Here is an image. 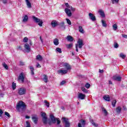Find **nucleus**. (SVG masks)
Returning <instances> with one entry per match:
<instances>
[{
  "label": "nucleus",
  "instance_id": "1",
  "mask_svg": "<svg viewBox=\"0 0 127 127\" xmlns=\"http://www.w3.org/2000/svg\"><path fill=\"white\" fill-rule=\"evenodd\" d=\"M16 109L18 112H24L26 109L25 103L22 101H19L16 106Z\"/></svg>",
  "mask_w": 127,
  "mask_h": 127
},
{
  "label": "nucleus",
  "instance_id": "2",
  "mask_svg": "<svg viewBox=\"0 0 127 127\" xmlns=\"http://www.w3.org/2000/svg\"><path fill=\"white\" fill-rule=\"evenodd\" d=\"M32 19L34 22H35L36 23H38V25H39L40 27L42 26V24H43V21H42V20L35 17V16H32Z\"/></svg>",
  "mask_w": 127,
  "mask_h": 127
},
{
  "label": "nucleus",
  "instance_id": "3",
  "mask_svg": "<svg viewBox=\"0 0 127 127\" xmlns=\"http://www.w3.org/2000/svg\"><path fill=\"white\" fill-rule=\"evenodd\" d=\"M84 45V44H83V41L81 39H78L77 41V44L75 45V48H76V52H79V51L78 50V48H82L83 47V46Z\"/></svg>",
  "mask_w": 127,
  "mask_h": 127
},
{
  "label": "nucleus",
  "instance_id": "4",
  "mask_svg": "<svg viewBox=\"0 0 127 127\" xmlns=\"http://www.w3.org/2000/svg\"><path fill=\"white\" fill-rule=\"evenodd\" d=\"M26 93V89L23 87H21L18 89V94L20 96H22V95H25Z\"/></svg>",
  "mask_w": 127,
  "mask_h": 127
},
{
  "label": "nucleus",
  "instance_id": "5",
  "mask_svg": "<svg viewBox=\"0 0 127 127\" xmlns=\"http://www.w3.org/2000/svg\"><path fill=\"white\" fill-rule=\"evenodd\" d=\"M41 116L43 118V122L44 125H46L47 124V117H46V114L45 113L42 112Z\"/></svg>",
  "mask_w": 127,
  "mask_h": 127
},
{
  "label": "nucleus",
  "instance_id": "6",
  "mask_svg": "<svg viewBox=\"0 0 127 127\" xmlns=\"http://www.w3.org/2000/svg\"><path fill=\"white\" fill-rule=\"evenodd\" d=\"M63 120H64V122L65 123L64 127H70V123H69L68 119L65 118H63Z\"/></svg>",
  "mask_w": 127,
  "mask_h": 127
},
{
  "label": "nucleus",
  "instance_id": "7",
  "mask_svg": "<svg viewBox=\"0 0 127 127\" xmlns=\"http://www.w3.org/2000/svg\"><path fill=\"white\" fill-rule=\"evenodd\" d=\"M67 73H68L67 70L60 69L58 70V74L60 75H65V74H67Z\"/></svg>",
  "mask_w": 127,
  "mask_h": 127
},
{
  "label": "nucleus",
  "instance_id": "8",
  "mask_svg": "<svg viewBox=\"0 0 127 127\" xmlns=\"http://www.w3.org/2000/svg\"><path fill=\"white\" fill-rule=\"evenodd\" d=\"M85 98H86V95L82 93H78V98L79 99V100H85Z\"/></svg>",
  "mask_w": 127,
  "mask_h": 127
},
{
  "label": "nucleus",
  "instance_id": "9",
  "mask_svg": "<svg viewBox=\"0 0 127 127\" xmlns=\"http://www.w3.org/2000/svg\"><path fill=\"white\" fill-rule=\"evenodd\" d=\"M24 47L26 52H27V53L30 52V50H31L30 46H29L28 44H25Z\"/></svg>",
  "mask_w": 127,
  "mask_h": 127
},
{
  "label": "nucleus",
  "instance_id": "10",
  "mask_svg": "<svg viewBox=\"0 0 127 127\" xmlns=\"http://www.w3.org/2000/svg\"><path fill=\"white\" fill-rule=\"evenodd\" d=\"M64 67L65 70H67V71H69V70H71V66L70 64L67 63H64Z\"/></svg>",
  "mask_w": 127,
  "mask_h": 127
},
{
  "label": "nucleus",
  "instance_id": "11",
  "mask_svg": "<svg viewBox=\"0 0 127 127\" xmlns=\"http://www.w3.org/2000/svg\"><path fill=\"white\" fill-rule=\"evenodd\" d=\"M65 13L67 14V16H72V13L71 12V10L66 8L64 9Z\"/></svg>",
  "mask_w": 127,
  "mask_h": 127
},
{
  "label": "nucleus",
  "instance_id": "12",
  "mask_svg": "<svg viewBox=\"0 0 127 127\" xmlns=\"http://www.w3.org/2000/svg\"><path fill=\"white\" fill-rule=\"evenodd\" d=\"M89 16L90 19L92 21H96V16L94 15V14H93L92 13H89Z\"/></svg>",
  "mask_w": 127,
  "mask_h": 127
},
{
  "label": "nucleus",
  "instance_id": "13",
  "mask_svg": "<svg viewBox=\"0 0 127 127\" xmlns=\"http://www.w3.org/2000/svg\"><path fill=\"white\" fill-rule=\"evenodd\" d=\"M85 125H86V121L84 120H81L79 123H78V127H85Z\"/></svg>",
  "mask_w": 127,
  "mask_h": 127
},
{
  "label": "nucleus",
  "instance_id": "14",
  "mask_svg": "<svg viewBox=\"0 0 127 127\" xmlns=\"http://www.w3.org/2000/svg\"><path fill=\"white\" fill-rule=\"evenodd\" d=\"M18 80L21 81L22 83H23V82H24V75H23V73L22 72L19 74V76L18 77Z\"/></svg>",
  "mask_w": 127,
  "mask_h": 127
},
{
  "label": "nucleus",
  "instance_id": "15",
  "mask_svg": "<svg viewBox=\"0 0 127 127\" xmlns=\"http://www.w3.org/2000/svg\"><path fill=\"white\" fill-rule=\"evenodd\" d=\"M50 119L51 120L53 124H55L56 123V118L52 114L50 115Z\"/></svg>",
  "mask_w": 127,
  "mask_h": 127
},
{
  "label": "nucleus",
  "instance_id": "16",
  "mask_svg": "<svg viewBox=\"0 0 127 127\" xmlns=\"http://www.w3.org/2000/svg\"><path fill=\"white\" fill-rule=\"evenodd\" d=\"M52 27H56L58 25V22L56 20H53L51 22Z\"/></svg>",
  "mask_w": 127,
  "mask_h": 127
},
{
  "label": "nucleus",
  "instance_id": "17",
  "mask_svg": "<svg viewBox=\"0 0 127 127\" xmlns=\"http://www.w3.org/2000/svg\"><path fill=\"white\" fill-rule=\"evenodd\" d=\"M113 80L115 81H121L122 80V77L120 76H114L113 78Z\"/></svg>",
  "mask_w": 127,
  "mask_h": 127
},
{
  "label": "nucleus",
  "instance_id": "18",
  "mask_svg": "<svg viewBox=\"0 0 127 127\" xmlns=\"http://www.w3.org/2000/svg\"><path fill=\"white\" fill-rule=\"evenodd\" d=\"M32 119L33 120L34 124H37V122L38 121V118H37V116H34L32 117Z\"/></svg>",
  "mask_w": 127,
  "mask_h": 127
},
{
  "label": "nucleus",
  "instance_id": "19",
  "mask_svg": "<svg viewBox=\"0 0 127 127\" xmlns=\"http://www.w3.org/2000/svg\"><path fill=\"white\" fill-rule=\"evenodd\" d=\"M36 59L38 61H42V60H43V57H42L41 55H38L36 56Z\"/></svg>",
  "mask_w": 127,
  "mask_h": 127
},
{
  "label": "nucleus",
  "instance_id": "20",
  "mask_svg": "<svg viewBox=\"0 0 127 127\" xmlns=\"http://www.w3.org/2000/svg\"><path fill=\"white\" fill-rule=\"evenodd\" d=\"M28 21V16L25 15L23 17L22 22H27Z\"/></svg>",
  "mask_w": 127,
  "mask_h": 127
},
{
  "label": "nucleus",
  "instance_id": "21",
  "mask_svg": "<svg viewBox=\"0 0 127 127\" xmlns=\"http://www.w3.org/2000/svg\"><path fill=\"white\" fill-rule=\"evenodd\" d=\"M54 44L56 46L59 45V40L57 38H56L54 40Z\"/></svg>",
  "mask_w": 127,
  "mask_h": 127
},
{
  "label": "nucleus",
  "instance_id": "22",
  "mask_svg": "<svg viewBox=\"0 0 127 127\" xmlns=\"http://www.w3.org/2000/svg\"><path fill=\"white\" fill-rule=\"evenodd\" d=\"M103 98L105 101H107V102H110L111 101V98H110V96L109 95H105L103 97Z\"/></svg>",
  "mask_w": 127,
  "mask_h": 127
},
{
  "label": "nucleus",
  "instance_id": "23",
  "mask_svg": "<svg viewBox=\"0 0 127 127\" xmlns=\"http://www.w3.org/2000/svg\"><path fill=\"white\" fill-rule=\"evenodd\" d=\"M43 80L45 83H47V82H48V76H47V75L44 74V78Z\"/></svg>",
  "mask_w": 127,
  "mask_h": 127
},
{
  "label": "nucleus",
  "instance_id": "24",
  "mask_svg": "<svg viewBox=\"0 0 127 127\" xmlns=\"http://www.w3.org/2000/svg\"><path fill=\"white\" fill-rule=\"evenodd\" d=\"M98 13L100 14L101 16L105 17V13L103 11V10L100 9L98 11Z\"/></svg>",
  "mask_w": 127,
  "mask_h": 127
},
{
  "label": "nucleus",
  "instance_id": "25",
  "mask_svg": "<svg viewBox=\"0 0 127 127\" xmlns=\"http://www.w3.org/2000/svg\"><path fill=\"white\" fill-rule=\"evenodd\" d=\"M66 39H67V41H69L70 42H72V41H73V37H72L71 36H67L66 37Z\"/></svg>",
  "mask_w": 127,
  "mask_h": 127
},
{
  "label": "nucleus",
  "instance_id": "26",
  "mask_svg": "<svg viewBox=\"0 0 127 127\" xmlns=\"http://www.w3.org/2000/svg\"><path fill=\"white\" fill-rule=\"evenodd\" d=\"M116 111L117 114H121V112H122V108L119 106L117 108H116Z\"/></svg>",
  "mask_w": 127,
  "mask_h": 127
},
{
  "label": "nucleus",
  "instance_id": "27",
  "mask_svg": "<svg viewBox=\"0 0 127 127\" xmlns=\"http://www.w3.org/2000/svg\"><path fill=\"white\" fill-rule=\"evenodd\" d=\"M78 29L80 33H83V34L85 33V31H84V29H83V27H82L81 26H79L78 27Z\"/></svg>",
  "mask_w": 127,
  "mask_h": 127
},
{
  "label": "nucleus",
  "instance_id": "28",
  "mask_svg": "<svg viewBox=\"0 0 127 127\" xmlns=\"http://www.w3.org/2000/svg\"><path fill=\"white\" fill-rule=\"evenodd\" d=\"M26 4L27 5V7H28V8H31V3H30V2H29V0H25Z\"/></svg>",
  "mask_w": 127,
  "mask_h": 127
},
{
  "label": "nucleus",
  "instance_id": "29",
  "mask_svg": "<svg viewBox=\"0 0 127 127\" xmlns=\"http://www.w3.org/2000/svg\"><path fill=\"white\" fill-rule=\"evenodd\" d=\"M66 47L67 48V49H70V48H72L73 47V44L71 43L69 44H66Z\"/></svg>",
  "mask_w": 127,
  "mask_h": 127
},
{
  "label": "nucleus",
  "instance_id": "30",
  "mask_svg": "<svg viewBox=\"0 0 127 127\" xmlns=\"http://www.w3.org/2000/svg\"><path fill=\"white\" fill-rule=\"evenodd\" d=\"M30 69L31 70V75H34V68H33V66H30Z\"/></svg>",
  "mask_w": 127,
  "mask_h": 127
},
{
  "label": "nucleus",
  "instance_id": "31",
  "mask_svg": "<svg viewBox=\"0 0 127 127\" xmlns=\"http://www.w3.org/2000/svg\"><path fill=\"white\" fill-rule=\"evenodd\" d=\"M102 26L103 27H107V23H106V21L105 20H102Z\"/></svg>",
  "mask_w": 127,
  "mask_h": 127
},
{
  "label": "nucleus",
  "instance_id": "32",
  "mask_svg": "<svg viewBox=\"0 0 127 127\" xmlns=\"http://www.w3.org/2000/svg\"><path fill=\"white\" fill-rule=\"evenodd\" d=\"M119 1L120 0H111L112 3H113V4L119 3Z\"/></svg>",
  "mask_w": 127,
  "mask_h": 127
},
{
  "label": "nucleus",
  "instance_id": "33",
  "mask_svg": "<svg viewBox=\"0 0 127 127\" xmlns=\"http://www.w3.org/2000/svg\"><path fill=\"white\" fill-rule=\"evenodd\" d=\"M64 24H65V23L64 22H62L59 24V26L60 27H64V29H65L66 26H64Z\"/></svg>",
  "mask_w": 127,
  "mask_h": 127
},
{
  "label": "nucleus",
  "instance_id": "34",
  "mask_svg": "<svg viewBox=\"0 0 127 127\" xmlns=\"http://www.w3.org/2000/svg\"><path fill=\"white\" fill-rule=\"evenodd\" d=\"M120 57L121 58H122V59H125V58H126V57H127V56H126L125 54H124L123 53H122L120 54Z\"/></svg>",
  "mask_w": 127,
  "mask_h": 127
},
{
  "label": "nucleus",
  "instance_id": "35",
  "mask_svg": "<svg viewBox=\"0 0 127 127\" xmlns=\"http://www.w3.org/2000/svg\"><path fill=\"white\" fill-rule=\"evenodd\" d=\"M90 123L92 124V126H93L95 127H98V124H96L94 122V121L91 120Z\"/></svg>",
  "mask_w": 127,
  "mask_h": 127
},
{
  "label": "nucleus",
  "instance_id": "36",
  "mask_svg": "<svg viewBox=\"0 0 127 127\" xmlns=\"http://www.w3.org/2000/svg\"><path fill=\"white\" fill-rule=\"evenodd\" d=\"M102 111L103 112V113L104 114L105 116H107L108 115V111L106 110L105 108H102Z\"/></svg>",
  "mask_w": 127,
  "mask_h": 127
},
{
  "label": "nucleus",
  "instance_id": "37",
  "mask_svg": "<svg viewBox=\"0 0 127 127\" xmlns=\"http://www.w3.org/2000/svg\"><path fill=\"white\" fill-rule=\"evenodd\" d=\"M44 103L45 104V106H46V107H47V108H49V107L50 106V104L49 103V102H47V100H45Z\"/></svg>",
  "mask_w": 127,
  "mask_h": 127
},
{
  "label": "nucleus",
  "instance_id": "38",
  "mask_svg": "<svg viewBox=\"0 0 127 127\" xmlns=\"http://www.w3.org/2000/svg\"><path fill=\"white\" fill-rule=\"evenodd\" d=\"M12 88L13 90L16 89V84L14 82H12Z\"/></svg>",
  "mask_w": 127,
  "mask_h": 127
},
{
  "label": "nucleus",
  "instance_id": "39",
  "mask_svg": "<svg viewBox=\"0 0 127 127\" xmlns=\"http://www.w3.org/2000/svg\"><path fill=\"white\" fill-rule=\"evenodd\" d=\"M2 66L3 67H4V68H5V69H6V70H7V69H8V66H7V65L5 64V63H2Z\"/></svg>",
  "mask_w": 127,
  "mask_h": 127
},
{
  "label": "nucleus",
  "instance_id": "40",
  "mask_svg": "<svg viewBox=\"0 0 127 127\" xmlns=\"http://www.w3.org/2000/svg\"><path fill=\"white\" fill-rule=\"evenodd\" d=\"M81 90L83 93H86V94L88 93V90L86 89L85 87H82Z\"/></svg>",
  "mask_w": 127,
  "mask_h": 127
},
{
  "label": "nucleus",
  "instance_id": "41",
  "mask_svg": "<svg viewBox=\"0 0 127 127\" xmlns=\"http://www.w3.org/2000/svg\"><path fill=\"white\" fill-rule=\"evenodd\" d=\"M113 28L114 30H117V29H118V25H117L116 24H114L113 25Z\"/></svg>",
  "mask_w": 127,
  "mask_h": 127
},
{
  "label": "nucleus",
  "instance_id": "42",
  "mask_svg": "<svg viewBox=\"0 0 127 127\" xmlns=\"http://www.w3.org/2000/svg\"><path fill=\"white\" fill-rule=\"evenodd\" d=\"M65 20H66V22L69 25H71V24H72V23L71 22V21L70 20V19H68V18H66Z\"/></svg>",
  "mask_w": 127,
  "mask_h": 127
},
{
  "label": "nucleus",
  "instance_id": "43",
  "mask_svg": "<svg viewBox=\"0 0 127 127\" xmlns=\"http://www.w3.org/2000/svg\"><path fill=\"white\" fill-rule=\"evenodd\" d=\"M56 51L57 52H59V53H62V50H61V48H57Z\"/></svg>",
  "mask_w": 127,
  "mask_h": 127
},
{
  "label": "nucleus",
  "instance_id": "44",
  "mask_svg": "<svg viewBox=\"0 0 127 127\" xmlns=\"http://www.w3.org/2000/svg\"><path fill=\"white\" fill-rule=\"evenodd\" d=\"M85 87L86 88V89H89L90 87H91V84H89V83H87L85 84Z\"/></svg>",
  "mask_w": 127,
  "mask_h": 127
},
{
  "label": "nucleus",
  "instance_id": "45",
  "mask_svg": "<svg viewBox=\"0 0 127 127\" xmlns=\"http://www.w3.org/2000/svg\"><path fill=\"white\" fill-rule=\"evenodd\" d=\"M26 127H31L30 123H29V122L26 121Z\"/></svg>",
  "mask_w": 127,
  "mask_h": 127
},
{
  "label": "nucleus",
  "instance_id": "46",
  "mask_svg": "<svg viewBox=\"0 0 127 127\" xmlns=\"http://www.w3.org/2000/svg\"><path fill=\"white\" fill-rule=\"evenodd\" d=\"M116 104H117V101L113 100L112 103L113 107H116Z\"/></svg>",
  "mask_w": 127,
  "mask_h": 127
},
{
  "label": "nucleus",
  "instance_id": "47",
  "mask_svg": "<svg viewBox=\"0 0 127 127\" xmlns=\"http://www.w3.org/2000/svg\"><path fill=\"white\" fill-rule=\"evenodd\" d=\"M114 46L115 48H119V44L115 42Z\"/></svg>",
  "mask_w": 127,
  "mask_h": 127
},
{
  "label": "nucleus",
  "instance_id": "48",
  "mask_svg": "<svg viewBox=\"0 0 127 127\" xmlns=\"http://www.w3.org/2000/svg\"><path fill=\"white\" fill-rule=\"evenodd\" d=\"M23 42L26 43L28 41V38L27 37H25L23 40Z\"/></svg>",
  "mask_w": 127,
  "mask_h": 127
},
{
  "label": "nucleus",
  "instance_id": "49",
  "mask_svg": "<svg viewBox=\"0 0 127 127\" xmlns=\"http://www.w3.org/2000/svg\"><path fill=\"white\" fill-rule=\"evenodd\" d=\"M56 121L57 125H60V124L61 123V121H60V120L59 119H57Z\"/></svg>",
  "mask_w": 127,
  "mask_h": 127
},
{
  "label": "nucleus",
  "instance_id": "50",
  "mask_svg": "<svg viewBox=\"0 0 127 127\" xmlns=\"http://www.w3.org/2000/svg\"><path fill=\"white\" fill-rule=\"evenodd\" d=\"M5 115L7 117H8V118H10V115H9V113L7 112H5Z\"/></svg>",
  "mask_w": 127,
  "mask_h": 127
},
{
  "label": "nucleus",
  "instance_id": "51",
  "mask_svg": "<svg viewBox=\"0 0 127 127\" xmlns=\"http://www.w3.org/2000/svg\"><path fill=\"white\" fill-rule=\"evenodd\" d=\"M65 5H66L67 8H70V7H71V6H70V5H69L68 3H65Z\"/></svg>",
  "mask_w": 127,
  "mask_h": 127
},
{
  "label": "nucleus",
  "instance_id": "52",
  "mask_svg": "<svg viewBox=\"0 0 127 127\" xmlns=\"http://www.w3.org/2000/svg\"><path fill=\"white\" fill-rule=\"evenodd\" d=\"M69 8L71 9V11H75V10H76V9L75 8H73L71 6H70V7Z\"/></svg>",
  "mask_w": 127,
  "mask_h": 127
},
{
  "label": "nucleus",
  "instance_id": "53",
  "mask_svg": "<svg viewBox=\"0 0 127 127\" xmlns=\"http://www.w3.org/2000/svg\"><path fill=\"white\" fill-rule=\"evenodd\" d=\"M66 83V81L65 80H63L61 82V86H63V85H64Z\"/></svg>",
  "mask_w": 127,
  "mask_h": 127
},
{
  "label": "nucleus",
  "instance_id": "54",
  "mask_svg": "<svg viewBox=\"0 0 127 127\" xmlns=\"http://www.w3.org/2000/svg\"><path fill=\"white\" fill-rule=\"evenodd\" d=\"M37 68H41V65L39 64V63H37L36 65Z\"/></svg>",
  "mask_w": 127,
  "mask_h": 127
},
{
  "label": "nucleus",
  "instance_id": "55",
  "mask_svg": "<svg viewBox=\"0 0 127 127\" xmlns=\"http://www.w3.org/2000/svg\"><path fill=\"white\" fill-rule=\"evenodd\" d=\"M2 114H3V112H2V110H1V109H0V117H1Z\"/></svg>",
  "mask_w": 127,
  "mask_h": 127
},
{
  "label": "nucleus",
  "instance_id": "56",
  "mask_svg": "<svg viewBox=\"0 0 127 127\" xmlns=\"http://www.w3.org/2000/svg\"><path fill=\"white\" fill-rule=\"evenodd\" d=\"M122 37H123L124 38H127V35L123 34Z\"/></svg>",
  "mask_w": 127,
  "mask_h": 127
},
{
  "label": "nucleus",
  "instance_id": "57",
  "mask_svg": "<svg viewBox=\"0 0 127 127\" xmlns=\"http://www.w3.org/2000/svg\"><path fill=\"white\" fill-rule=\"evenodd\" d=\"M20 65L23 66V65H24V63H23L22 62H20Z\"/></svg>",
  "mask_w": 127,
  "mask_h": 127
},
{
  "label": "nucleus",
  "instance_id": "58",
  "mask_svg": "<svg viewBox=\"0 0 127 127\" xmlns=\"http://www.w3.org/2000/svg\"><path fill=\"white\" fill-rule=\"evenodd\" d=\"M109 84L110 85H112V84H113V82H112V81L109 80Z\"/></svg>",
  "mask_w": 127,
  "mask_h": 127
},
{
  "label": "nucleus",
  "instance_id": "59",
  "mask_svg": "<svg viewBox=\"0 0 127 127\" xmlns=\"http://www.w3.org/2000/svg\"><path fill=\"white\" fill-rule=\"evenodd\" d=\"M99 73H104V70H101V69H99Z\"/></svg>",
  "mask_w": 127,
  "mask_h": 127
},
{
  "label": "nucleus",
  "instance_id": "60",
  "mask_svg": "<svg viewBox=\"0 0 127 127\" xmlns=\"http://www.w3.org/2000/svg\"><path fill=\"white\" fill-rule=\"evenodd\" d=\"M25 119H30V117L28 116H26L25 117Z\"/></svg>",
  "mask_w": 127,
  "mask_h": 127
},
{
  "label": "nucleus",
  "instance_id": "61",
  "mask_svg": "<svg viewBox=\"0 0 127 127\" xmlns=\"http://www.w3.org/2000/svg\"><path fill=\"white\" fill-rule=\"evenodd\" d=\"M3 3H6V0H2Z\"/></svg>",
  "mask_w": 127,
  "mask_h": 127
},
{
  "label": "nucleus",
  "instance_id": "62",
  "mask_svg": "<svg viewBox=\"0 0 127 127\" xmlns=\"http://www.w3.org/2000/svg\"><path fill=\"white\" fill-rule=\"evenodd\" d=\"M61 109H62V110H64V107H61Z\"/></svg>",
  "mask_w": 127,
  "mask_h": 127
},
{
  "label": "nucleus",
  "instance_id": "63",
  "mask_svg": "<svg viewBox=\"0 0 127 127\" xmlns=\"http://www.w3.org/2000/svg\"><path fill=\"white\" fill-rule=\"evenodd\" d=\"M40 40H42V38H41V36L40 37Z\"/></svg>",
  "mask_w": 127,
  "mask_h": 127
},
{
  "label": "nucleus",
  "instance_id": "64",
  "mask_svg": "<svg viewBox=\"0 0 127 127\" xmlns=\"http://www.w3.org/2000/svg\"><path fill=\"white\" fill-rule=\"evenodd\" d=\"M41 41L42 43H43V39L41 40Z\"/></svg>",
  "mask_w": 127,
  "mask_h": 127
}]
</instances>
